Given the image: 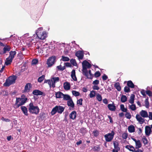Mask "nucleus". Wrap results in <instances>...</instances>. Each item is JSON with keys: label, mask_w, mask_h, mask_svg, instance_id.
<instances>
[{"label": "nucleus", "mask_w": 152, "mask_h": 152, "mask_svg": "<svg viewBox=\"0 0 152 152\" xmlns=\"http://www.w3.org/2000/svg\"><path fill=\"white\" fill-rule=\"evenodd\" d=\"M11 48L9 45H6L4 48L3 49V53H7V51L10 50Z\"/></svg>", "instance_id": "obj_30"}, {"label": "nucleus", "mask_w": 152, "mask_h": 152, "mask_svg": "<svg viewBox=\"0 0 152 152\" xmlns=\"http://www.w3.org/2000/svg\"><path fill=\"white\" fill-rule=\"evenodd\" d=\"M80 132L83 135L84 134L86 133V130L85 129L83 128H81L80 130Z\"/></svg>", "instance_id": "obj_49"}, {"label": "nucleus", "mask_w": 152, "mask_h": 152, "mask_svg": "<svg viewBox=\"0 0 152 152\" xmlns=\"http://www.w3.org/2000/svg\"><path fill=\"white\" fill-rule=\"evenodd\" d=\"M67 105L69 107L72 108H74L75 107V104L73 101L72 99L67 101Z\"/></svg>", "instance_id": "obj_16"}, {"label": "nucleus", "mask_w": 152, "mask_h": 152, "mask_svg": "<svg viewBox=\"0 0 152 152\" xmlns=\"http://www.w3.org/2000/svg\"><path fill=\"white\" fill-rule=\"evenodd\" d=\"M108 78V77L105 74H104L102 77V79L103 80H105Z\"/></svg>", "instance_id": "obj_59"}, {"label": "nucleus", "mask_w": 152, "mask_h": 152, "mask_svg": "<svg viewBox=\"0 0 152 152\" xmlns=\"http://www.w3.org/2000/svg\"><path fill=\"white\" fill-rule=\"evenodd\" d=\"M64 88L66 90H68L70 88V85L69 83L66 82L64 84Z\"/></svg>", "instance_id": "obj_18"}, {"label": "nucleus", "mask_w": 152, "mask_h": 152, "mask_svg": "<svg viewBox=\"0 0 152 152\" xmlns=\"http://www.w3.org/2000/svg\"><path fill=\"white\" fill-rule=\"evenodd\" d=\"M32 94L34 95L38 96L42 95L43 93L39 90H35L33 91Z\"/></svg>", "instance_id": "obj_17"}, {"label": "nucleus", "mask_w": 152, "mask_h": 152, "mask_svg": "<svg viewBox=\"0 0 152 152\" xmlns=\"http://www.w3.org/2000/svg\"><path fill=\"white\" fill-rule=\"evenodd\" d=\"M125 148L130 151L134 152L135 149L134 147L131 145H127L125 146Z\"/></svg>", "instance_id": "obj_23"}, {"label": "nucleus", "mask_w": 152, "mask_h": 152, "mask_svg": "<svg viewBox=\"0 0 152 152\" xmlns=\"http://www.w3.org/2000/svg\"><path fill=\"white\" fill-rule=\"evenodd\" d=\"M65 65L67 67H71V63L66 62L65 63Z\"/></svg>", "instance_id": "obj_64"}, {"label": "nucleus", "mask_w": 152, "mask_h": 152, "mask_svg": "<svg viewBox=\"0 0 152 152\" xmlns=\"http://www.w3.org/2000/svg\"><path fill=\"white\" fill-rule=\"evenodd\" d=\"M145 132L146 135L149 136L152 132L151 128L149 126H146L145 127Z\"/></svg>", "instance_id": "obj_14"}, {"label": "nucleus", "mask_w": 152, "mask_h": 152, "mask_svg": "<svg viewBox=\"0 0 152 152\" xmlns=\"http://www.w3.org/2000/svg\"><path fill=\"white\" fill-rule=\"evenodd\" d=\"M136 118L137 120L138 121L140 124H142L145 122V119L142 118L139 115L137 114L136 116Z\"/></svg>", "instance_id": "obj_12"}, {"label": "nucleus", "mask_w": 152, "mask_h": 152, "mask_svg": "<svg viewBox=\"0 0 152 152\" xmlns=\"http://www.w3.org/2000/svg\"><path fill=\"white\" fill-rule=\"evenodd\" d=\"M83 101V100L82 99V98L80 99H79L77 100V104H79L80 105H82Z\"/></svg>", "instance_id": "obj_53"}, {"label": "nucleus", "mask_w": 152, "mask_h": 152, "mask_svg": "<svg viewBox=\"0 0 152 152\" xmlns=\"http://www.w3.org/2000/svg\"><path fill=\"white\" fill-rule=\"evenodd\" d=\"M142 141L144 145H147L148 143L147 139L145 137H144L142 138Z\"/></svg>", "instance_id": "obj_45"}, {"label": "nucleus", "mask_w": 152, "mask_h": 152, "mask_svg": "<svg viewBox=\"0 0 152 152\" xmlns=\"http://www.w3.org/2000/svg\"><path fill=\"white\" fill-rule=\"evenodd\" d=\"M145 93L146 91H145V90H142L141 91V93L144 96H146Z\"/></svg>", "instance_id": "obj_61"}, {"label": "nucleus", "mask_w": 152, "mask_h": 152, "mask_svg": "<svg viewBox=\"0 0 152 152\" xmlns=\"http://www.w3.org/2000/svg\"><path fill=\"white\" fill-rule=\"evenodd\" d=\"M96 91H91L89 94V97L90 98H93L95 96Z\"/></svg>", "instance_id": "obj_38"}, {"label": "nucleus", "mask_w": 152, "mask_h": 152, "mask_svg": "<svg viewBox=\"0 0 152 152\" xmlns=\"http://www.w3.org/2000/svg\"><path fill=\"white\" fill-rule=\"evenodd\" d=\"M71 64L74 66H76L77 65L76 61L75 59H71L70 61Z\"/></svg>", "instance_id": "obj_43"}, {"label": "nucleus", "mask_w": 152, "mask_h": 152, "mask_svg": "<svg viewBox=\"0 0 152 152\" xmlns=\"http://www.w3.org/2000/svg\"><path fill=\"white\" fill-rule=\"evenodd\" d=\"M16 79V77L15 76L10 77L6 80L4 84V86H9L15 83Z\"/></svg>", "instance_id": "obj_4"}, {"label": "nucleus", "mask_w": 152, "mask_h": 152, "mask_svg": "<svg viewBox=\"0 0 152 152\" xmlns=\"http://www.w3.org/2000/svg\"><path fill=\"white\" fill-rule=\"evenodd\" d=\"M62 58L61 60L64 61H68L69 60V57L66 56H62Z\"/></svg>", "instance_id": "obj_40"}, {"label": "nucleus", "mask_w": 152, "mask_h": 152, "mask_svg": "<svg viewBox=\"0 0 152 152\" xmlns=\"http://www.w3.org/2000/svg\"><path fill=\"white\" fill-rule=\"evenodd\" d=\"M72 94L76 96H79L80 94V93L79 92L75 91H72Z\"/></svg>", "instance_id": "obj_46"}, {"label": "nucleus", "mask_w": 152, "mask_h": 152, "mask_svg": "<svg viewBox=\"0 0 152 152\" xmlns=\"http://www.w3.org/2000/svg\"><path fill=\"white\" fill-rule=\"evenodd\" d=\"M28 100V98L26 96L22 95L20 97L16 98L15 103L14 104V107L17 109L20 106L24 104Z\"/></svg>", "instance_id": "obj_1"}, {"label": "nucleus", "mask_w": 152, "mask_h": 152, "mask_svg": "<svg viewBox=\"0 0 152 152\" xmlns=\"http://www.w3.org/2000/svg\"><path fill=\"white\" fill-rule=\"evenodd\" d=\"M51 80H44V83H48L49 85L50 88H51L52 86Z\"/></svg>", "instance_id": "obj_39"}, {"label": "nucleus", "mask_w": 152, "mask_h": 152, "mask_svg": "<svg viewBox=\"0 0 152 152\" xmlns=\"http://www.w3.org/2000/svg\"><path fill=\"white\" fill-rule=\"evenodd\" d=\"M45 76L44 75H42L40 77H39L38 79V81L39 82H42L45 78Z\"/></svg>", "instance_id": "obj_42"}, {"label": "nucleus", "mask_w": 152, "mask_h": 152, "mask_svg": "<svg viewBox=\"0 0 152 152\" xmlns=\"http://www.w3.org/2000/svg\"><path fill=\"white\" fill-rule=\"evenodd\" d=\"M127 85L128 86L131 88L134 87V85L131 80H129L127 82Z\"/></svg>", "instance_id": "obj_27"}, {"label": "nucleus", "mask_w": 152, "mask_h": 152, "mask_svg": "<svg viewBox=\"0 0 152 152\" xmlns=\"http://www.w3.org/2000/svg\"><path fill=\"white\" fill-rule=\"evenodd\" d=\"M120 108L121 111L123 112H126L127 110L126 108H125L124 105L123 104L121 105Z\"/></svg>", "instance_id": "obj_41"}, {"label": "nucleus", "mask_w": 152, "mask_h": 152, "mask_svg": "<svg viewBox=\"0 0 152 152\" xmlns=\"http://www.w3.org/2000/svg\"><path fill=\"white\" fill-rule=\"evenodd\" d=\"M126 112V113L125 114V117H126L127 118L129 119H130L131 117V114L130 113H128L127 112Z\"/></svg>", "instance_id": "obj_51"}, {"label": "nucleus", "mask_w": 152, "mask_h": 152, "mask_svg": "<svg viewBox=\"0 0 152 152\" xmlns=\"http://www.w3.org/2000/svg\"><path fill=\"white\" fill-rule=\"evenodd\" d=\"M145 106L146 108H148L149 107V103L148 98L146 99L145 101Z\"/></svg>", "instance_id": "obj_37"}, {"label": "nucleus", "mask_w": 152, "mask_h": 152, "mask_svg": "<svg viewBox=\"0 0 152 152\" xmlns=\"http://www.w3.org/2000/svg\"><path fill=\"white\" fill-rule=\"evenodd\" d=\"M75 56H76L79 60H82L84 57V53L83 51L78 50L75 53Z\"/></svg>", "instance_id": "obj_10"}, {"label": "nucleus", "mask_w": 152, "mask_h": 152, "mask_svg": "<svg viewBox=\"0 0 152 152\" xmlns=\"http://www.w3.org/2000/svg\"><path fill=\"white\" fill-rule=\"evenodd\" d=\"M16 53V52L15 51H11L10 52V55L8 57L13 59Z\"/></svg>", "instance_id": "obj_26"}, {"label": "nucleus", "mask_w": 152, "mask_h": 152, "mask_svg": "<svg viewBox=\"0 0 152 152\" xmlns=\"http://www.w3.org/2000/svg\"><path fill=\"white\" fill-rule=\"evenodd\" d=\"M135 128L134 126L132 125H131L128 127V130L130 133H132L135 131Z\"/></svg>", "instance_id": "obj_29"}, {"label": "nucleus", "mask_w": 152, "mask_h": 152, "mask_svg": "<svg viewBox=\"0 0 152 152\" xmlns=\"http://www.w3.org/2000/svg\"><path fill=\"white\" fill-rule=\"evenodd\" d=\"M57 68L58 70L60 71H63L65 69V67L64 66H63V67H62L61 65L57 66Z\"/></svg>", "instance_id": "obj_47"}, {"label": "nucleus", "mask_w": 152, "mask_h": 152, "mask_svg": "<svg viewBox=\"0 0 152 152\" xmlns=\"http://www.w3.org/2000/svg\"><path fill=\"white\" fill-rule=\"evenodd\" d=\"M21 108L24 114L26 116H28V114L27 108L25 106H22L21 107Z\"/></svg>", "instance_id": "obj_20"}, {"label": "nucleus", "mask_w": 152, "mask_h": 152, "mask_svg": "<svg viewBox=\"0 0 152 152\" xmlns=\"http://www.w3.org/2000/svg\"><path fill=\"white\" fill-rule=\"evenodd\" d=\"M38 37L40 39L43 40L47 37V34L45 31H38L36 33Z\"/></svg>", "instance_id": "obj_7"}, {"label": "nucleus", "mask_w": 152, "mask_h": 152, "mask_svg": "<svg viewBox=\"0 0 152 152\" xmlns=\"http://www.w3.org/2000/svg\"><path fill=\"white\" fill-rule=\"evenodd\" d=\"M115 134L114 131L112 130L111 133L105 134L104 135V137L106 142H110L111 141L113 140Z\"/></svg>", "instance_id": "obj_5"}, {"label": "nucleus", "mask_w": 152, "mask_h": 152, "mask_svg": "<svg viewBox=\"0 0 152 152\" xmlns=\"http://www.w3.org/2000/svg\"><path fill=\"white\" fill-rule=\"evenodd\" d=\"M39 109L37 106L34 105L33 102H31L29 104L28 111L31 114H38L39 112Z\"/></svg>", "instance_id": "obj_2"}, {"label": "nucleus", "mask_w": 152, "mask_h": 152, "mask_svg": "<svg viewBox=\"0 0 152 152\" xmlns=\"http://www.w3.org/2000/svg\"><path fill=\"white\" fill-rule=\"evenodd\" d=\"M129 88L130 87H129L128 86H125L124 89V91L126 93L130 92V90Z\"/></svg>", "instance_id": "obj_48"}, {"label": "nucleus", "mask_w": 152, "mask_h": 152, "mask_svg": "<svg viewBox=\"0 0 152 152\" xmlns=\"http://www.w3.org/2000/svg\"><path fill=\"white\" fill-rule=\"evenodd\" d=\"M92 83L94 85H97L99 83V81L97 80H96L93 82Z\"/></svg>", "instance_id": "obj_57"}, {"label": "nucleus", "mask_w": 152, "mask_h": 152, "mask_svg": "<svg viewBox=\"0 0 152 152\" xmlns=\"http://www.w3.org/2000/svg\"><path fill=\"white\" fill-rule=\"evenodd\" d=\"M121 100L122 102H125L127 100L126 96L125 95H122L121 97Z\"/></svg>", "instance_id": "obj_36"}, {"label": "nucleus", "mask_w": 152, "mask_h": 152, "mask_svg": "<svg viewBox=\"0 0 152 152\" xmlns=\"http://www.w3.org/2000/svg\"><path fill=\"white\" fill-rule=\"evenodd\" d=\"M108 117L110 119V123L112 124L113 123L112 118L110 115H108Z\"/></svg>", "instance_id": "obj_62"}, {"label": "nucleus", "mask_w": 152, "mask_h": 152, "mask_svg": "<svg viewBox=\"0 0 152 152\" xmlns=\"http://www.w3.org/2000/svg\"><path fill=\"white\" fill-rule=\"evenodd\" d=\"M93 133L94 136L96 137L98 136L99 134V132L97 130H96L95 131H94L93 132Z\"/></svg>", "instance_id": "obj_55"}, {"label": "nucleus", "mask_w": 152, "mask_h": 152, "mask_svg": "<svg viewBox=\"0 0 152 152\" xmlns=\"http://www.w3.org/2000/svg\"><path fill=\"white\" fill-rule=\"evenodd\" d=\"M56 59V57L55 56L50 57L48 60L47 63L48 66L50 67L52 66L54 64Z\"/></svg>", "instance_id": "obj_8"}, {"label": "nucleus", "mask_w": 152, "mask_h": 152, "mask_svg": "<svg viewBox=\"0 0 152 152\" xmlns=\"http://www.w3.org/2000/svg\"><path fill=\"white\" fill-rule=\"evenodd\" d=\"M113 145L114 149L120 150V148L119 147V143L117 141H113Z\"/></svg>", "instance_id": "obj_34"}, {"label": "nucleus", "mask_w": 152, "mask_h": 152, "mask_svg": "<svg viewBox=\"0 0 152 152\" xmlns=\"http://www.w3.org/2000/svg\"><path fill=\"white\" fill-rule=\"evenodd\" d=\"M100 147L99 145H97L96 146H94L92 148V149L94 151L98 152L100 151Z\"/></svg>", "instance_id": "obj_35"}, {"label": "nucleus", "mask_w": 152, "mask_h": 152, "mask_svg": "<svg viewBox=\"0 0 152 152\" xmlns=\"http://www.w3.org/2000/svg\"><path fill=\"white\" fill-rule=\"evenodd\" d=\"M12 60L13 59L8 57L6 59L5 64L7 66L10 64L12 62Z\"/></svg>", "instance_id": "obj_25"}, {"label": "nucleus", "mask_w": 152, "mask_h": 152, "mask_svg": "<svg viewBox=\"0 0 152 152\" xmlns=\"http://www.w3.org/2000/svg\"><path fill=\"white\" fill-rule=\"evenodd\" d=\"M63 98L64 100L68 101L72 99L71 97L68 94H63Z\"/></svg>", "instance_id": "obj_31"}, {"label": "nucleus", "mask_w": 152, "mask_h": 152, "mask_svg": "<svg viewBox=\"0 0 152 152\" xmlns=\"http://www.w3.org/2000/svg\"><path fill=\"white\" fill-rule=\"evenodd\" d=\"M146 93L149 96H152V92L150 90H147L146 91Z\"/></svg>", "instance_id": "obj_56"}, {"label": "nucleus", "mask_w": 152, "mask_h": 152, "mask_svg": "<svg viewBox=\"0 0 152 152\" xmlns=\"http://www.w3.org/2000/svg\"><path fill=\"white\" fill-rule=\"evenodd\" d=\"M59 77H53L52 78L51 82L52 83V86L53 88L55 87V83L59 81Z\"/></svg>", "instance_id": "obj_13"}, {"label": "nucleus", "mask_w": 152, "mask_h": 152, "mask_svg": "<svg viewBox=\"0 0 152 152\" xmlns=\"http://www.w3.org/2000/svg\"><path fill=\"white\" fill-rule=\"evenodd\" d=\"M38 62V60L37 59H34L32 61V64H36Z\"/></svg>", "instance_id": "obj_58"}, {"label": "nucleus", "mask_w": 152, "mask_h": 152, "mask_svg": "<svg viewBox=\"0 0 152 152\" xmlns=\"http://www.w3.org/2000/svg\"><path fill=\"white\" fill-rule=\"evenodd\" d=\"M148 117L150 119L152 120V113L151 112H149Z\"/></svg>", "instance_id": "obj_63"}, {"label": "nucleus", "mask_w": 152, "mask_h": 152, "mask_svg": "<svg viewBox=\"0 0 152 152\" xmlns=\"http://www.w3.org/2000/svg\"><path fill=\"white\" fill-rule=\"evenodd\" d=\"M108 107L110 110L112 111H115L116 109L115 106L111 104H108Z\"/></svg>", "instance_id": "obj_22"}, {"label": "nucleus", "mask_w": 152, "mask_h": 152, "mask_svg": "<svg viewBox=\"0 0 152 152\" xmlns=\"http://www.w3.org/2000/svg\"><path fill=\"white\" fill-rule=\"evenodd\" d=\"M101 75V74L99 71H96L95 72L94 76L95 77H99Z\"/></svg>", "instance_id": "obj_52"}, {"label": "nucleus", "mask_w": 152, "mask_h": 152, "mask_svg": "<svg viewBox=\"0 0 152 152\" xmlns=\"http://www.w3.org/2000/svg\"><path fill=\"white\" fill-rule=\"evenodd\" d=\"M92 88L94 90H99V88L96 85H94L92 87Z\"/></svg>", "instance_id": "obj_60"}, {"label": "nucleus", "mask_w": 152, "mask_h": 152, "mask_svg": "<svg viewBox=\"0 0 152 152\" xmlns=\"http://www.w3.org/2000/svg\"><path fill=\"white\" fill-rule=\"evenodd\" d=\"M128 135L127 133H124L122 134V137L123 139H126L128 137Z\"/></svg>", "instance_id": "obj_54"}, {"label": "nucleus", "mask_w": 152, "mask_h": 152, "mask_svg": "<svg viewBox=\"0 0 152 152\" xmlns=\"http://www.w3.org/2000/svg\"><path fill=\"white\" fill-rule=\"evenodd\" d=\"M114 87L118 91H120L121 90V87L119 82H117L114 84Z\"/></svg>", "instance_id": "obj_32"}, {"label": "nucleus", "mask_w": 152, "mask_h": 152, "mask_svg": "<svg viewBox=\"0 0 152 152\" xmlns=\"http://www.w3.org/2000/svg\"><path fill=\"white\" fill-rule=\"evenodd\" d=\"M140 115L143 118H147L148 117L147 112L144 110H142L140 112Z\"/></svg>", "instance_id": "obj_15"}, {"label": "nucleus", "mask_w": 152, "mask_h": 152, "mask_svg": "<svg viewBox=\"0 0 152 152\" xmlns=\"http://www.w3.org/2000/svg\"><path fill=\"white\" fill-rule=\"evenodd\" d=\"M96 98L99 101H101L102 100V96L99 94L96 95Z\"/></svg>", "instance_id": "obj_50"}, {"label": "nucleus", "mask_w": 152, "mask_h": 152, "mask_svg": "<svg viewBox=\"0 0 152 152\" xmlns=\"http://www.w3.org/2000/svg\"><path fill=\"white\" fill-rule=\"evenodd\" d=\"M86 72V73H85L84 71L82 72L83 74L86 77L87 79H92L94 77V75L91 73V70H89L88 71L87 69Z\"/></svg>", "instance_id": "obj_9"}, {"label": "nucleus", "mask_w": 152, "mask_h": 152, "mask_svg": "<svg viewBox=\"0 0 152 152\" xmlns=\"http://www.w3.org/2000/svg\"><path fill=\"white\" fill-rule=\"evenodd\" d=\"M82 72L84 71L85 73L86 72V70L87 69H89L91 67V65L89 62L86 60L83 61L82 63Z\"/></svg>", "instance_id": "obj_6"}, {"label": "nucleus", "mask_w": 152, "mask_h": 152, "mask_svg": "<svg viewBox=\"0 0 152 152\" xmlns=\"http://www.w3.org/2000/svg\"><path fill=\"white\" fill-rule=\"evenodd\" d=\"M135 97V96L134 94H131L129 100V102L131 104H133L134 102Z\"/></svg>", "instance_id": "obj_24"}, {"label": "nucleus", "mask_w": 152, "mask_h": 152, "mask_svg": "<svg viewBox=\"0 0 152 152\" xmlns=\"http://www.w3.org/2000/svg\"><path fill=\"white\" fill-rule=\"evenodd\" d=\"M76 114H77L76 111H72L69 114V116L70 118L72 119H74L76 117Z\"/></svg>", "instance_id": "obj_21"}, {"label": "nucleus", "mask_w": 152, "mask_h": 152, "mask_svg": "<svg viewBox=\"0 0 152 152\" xmlns=\"http://www.w3.org/2000/svg\"><path fill=\"white\" fill-rule=\"evenodd\" d=\"M129 107L130 109L133 111L135 110L136 109V105L134 104H132L131 105H130Z\"/></svg>", "instance_id": "obj_44"}, {"label": "nucleus", "mask_w": 152, "mask_h": 152, "mask_svg": "<svg viewBox=\"0 0 152 152\" xmlns=\"http://www.w3.org/2000/svg\"><path fill=\"white\" fill-rule=\"evenodd\" d=\"M64 108L60 106H56L52 109L51 112L52 115L55 114L56 112L61 114L64 111Z\"/></svg>", "instance_id": "obj_3"}, {"label": "nucleus", "mask_w": 152, "mask_h": 152, "mask_svg": "<svg viewBox=\"0 0 152 152\" xmlns=\"http://www.w3.org/2000/svg\"><path fill=\"white\" fill-rule=\"evenodd\" d=\"M136 148L138 149L142 146V144L140 140H138L135 142Z\"/></svg>", "instance_id": "obj_33"}, {"label": "nucleus", "mask_w": 152, "mask_h": 152, "mask_svg": "<svg viewBox=\"0 0 152 152\" xmlns=\"http://www.w3.org/2000/svg\"><path fill=\"white\" fill-rule=\"evenodd\" d=\"M71 77L72 79L74 81H77V78L75 75V69H73L71 72Z\"/></svg>", "instance_id": "obj_19"}, {"label": "nucleus", "mask_w": 152, "mask_h": 152, "mask_svg": "<svg viewBox=\"0 0 152 152\" xmlns=\"http://www.w3.org/2000/svg\"><path fill=\"white\" fill-rule=\"evenodd\" d=\"M32 87V86L31 83H28L26 84L24 90L23 91V92H29L30 89Z\"/></svg>", "instance_id": "obj_11"}, {"label": "nucleus", "mask_w": 152, "mask_h": 152, "mask_svg": "<svg viewBox=\"0 0 152 152\" xmlns=\"http://www.w3.org/2000/svg\"><path fill=\"white\" fill-rule=\"evenodd\" d=\"M63 94L61 92H58L56 93V98H62Z\"/></svg>", "instance_id": "obj_28"}]
</instances>
